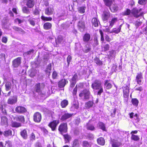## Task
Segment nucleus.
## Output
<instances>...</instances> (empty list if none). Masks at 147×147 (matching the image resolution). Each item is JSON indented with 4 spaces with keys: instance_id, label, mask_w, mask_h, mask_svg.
Listing matches in <instances>:
<instances>
[{
    "instance_id": "f257e3e1",
    "label": "nucleus",
    "mask_w": 147,
    "mask_h": 147,
    "mask_svg": "<svg viewBox=\"0 0 147 147\" xmlns=\"http://www.w3.org/2000/svg\"><path fill=\"white\" fill-rule=\"evenodd\" d=\"M91 87L94 89L99 90L97 93L98 95H100L103 92L102 86L100 80H95L92 84Z\"/></svg>"
},
{
    "instance_id": "f03ea898",
    "label": "nucleus",
    "mask_w": 147,
    "mask_h": 147,
    "mask_svg": "<svg viewBox=\"0 0 147 147\" xmlns=\"http://www.w3.org/2000/svg\"><path fill=\"white\" fill-rule=\"evenodd\" d=\"M105 5L108 7H109L110 9L112 12L117 11L118 9V7L116 4H113L110 7L112 2V0H104Z\"/></svg>"
},
{
    "instance_id": "7ed1b4c3",
    "label": "nucleus",
    "mask_w": 147,
    "mask_h": 147,
    "mask_svg": "<svg viewBox=\"0 0 147 147\" xmlns=\"http://www.w3.org/2000/svg\"><path fill=\"white\" fill-rule=\"evenodd\" d=\"M58 130L61 134L66 133L67 131V123H61L59 127Z\"/></svg>"
},
{
    "instance_id": "20e7f679",
    "label": "nucleus",
    "mask_w": 147,
    "mask_h": 147,
    "mask_svg": "<svg viewBox=\"0 0 147 147\" xmlns=\"http://www.w3.org/2000/svg\"><path fill=\"white\" fill-rule=\"evenodd\" d=\"M123 96L124 98V100L127 101L128 99L129 94V87L126 86L123 87Z\"/></svg>"
},
{
    "instance_id": "39448f33",
    "label": "nucleus",
    "mask_w": 147,
    "mask_h": 147,
    "mask_svg": "<svg viewBox=\"0 0 147 147\" xmlns=\"http://www.w3.org/2000/svg\"><path fill=\"white\" fill-rule=\"evenodd\" d=\"M90 94L88 90H84L79 94V96L81 98H84L85 99H88L89 97Z\"/></svg>"
},
{
    "instance_id": "423d86ee",
    "label": "nucleus",
    "mask_w": 147,
    "mask_h": 147,
    "mask_svg": "<svg viewBox=\"0 0 147 147\" xmlns=\"http://www.w3.org/2000/svg\"><path fill=\"white\" fill-rule=\"evenodd\" d=\"M136 80L138 84H141L143 83V78L142 73L140 72L137 73L136 77Z\"/></svg>"
},
{
    "instance_id": "0eeeda50",
    "label": "nucleus",
    "mask_w": 147,
    "mask_h": 147,
    "mask_svg": "<svg viewBox=\"0 0 147 147\" xmlns=\"http://www.w3.org/2000/svg\"><path fill=\"white\" fill-rule=\"evenodd\" d=\"M59 123V120H54L49 123V126L51 128L52 131H54L56 129V127Z\"/></svg>"
},
{
    "instance_id": "6e6552de",
    "label": "nucleus",
    "mask_w": 147,
    "mask_h": 147,
    "mask_svg": "<svg viewBox=\"0 0 147 147\" xmlns=\"http://www.w3.org/2000/svg\"><path fill=\"white\" fill-rule=\"evenodd\" d=\"M141 10V9H138L136 8H135L132 10L131 13L134 17L137 18L141 14L140 12Z\"/></svg>"
},
{
    "instance_id": "1a4fd4ad",
    "label": "nucleus",
    "mask_w": 147,
    "mask_h": 147,
    "mask_svg": "<svg viewBox=\"0 0 147 147\" xmlns=\"http://www.w3.org/2000/svg\"><path fill=\"white\" fill-rule=\"evenodd\" d=\"M33 119L36 122H40L41 119V115L39 112L35 113L33 116Z\"/></svg>"
},
{
    "instance_id": "9d476101",
    "label": "nucleus",
    "mask_w": 147,
    "mask_h": 147,
    "mask_svg": "<svg viewBox=\"0 0 147 147\" xmlns=\"http://www.w3.org/2000/svg\"><path fill=\"white\" fill-rule=\"evenodd\" d=\"M77 26L79 30L81 32H82L84 30L85 26V22H84L82 21H79Z\"/></svg>"
},
{
    "instance_id": "9b49d317",
    "label": "nucleus",
    "mask_w": 147,
    "mask_h": 147,
    "mask_svg": "<svg viewBox=\"0 0 147 147\" xmlns=\"http://www.w3.org/2000/svg\"><path fill=\"white\" fill-rule=\"evenodd\" d=\"M21 59V57H18L13 61L12 63L14 67H17L20 65Z\"/></svg>"
},
{
    "instance_id": "f8f14e48",
    "label": "nucleus",
    "mask_w": 147,
    "mask_h": 147,
    "mask_svg": "<svg viewBox=\"0 0 147 147\" xmlns=\"http://www.w3.org/2000/svg\"><path fill=\"white\" fill-rule=\"evenodd\" d=\"M26 3V5L28 7L32 8L35 4L34 0H24Z\"/></svg>"
},
{
    "instance_id": "ddd939ff",
    "label": "nucleus",
    "mask_w": 147,
    "mask_h": 147,
    "mask_svg": "<svg viewBox=\"0 0 147 147\" xmlns=\"http://www.w3.org/2000/svg\"><path fill=\"white\" fill-rule=\"evenodd\" d=\"M17 102V98L15 96L10 97L7 100V103L9 104L13 105Z\"/></svg>"
},
{
    "instance_id": "4468645a",
    "label": "nucleus",
    "mask_w": 147,
    "mask_h": 147,
    "mask_svg": "<svg viewBox=\"0 0 147 147\" xmlns=\"http://www.w3.org/2000/svg\"><path fill=\"white\" fill-rule=\"evenodd\" d=\"M78 78V76L76 74H75L70 81L71 87L73 88Z\"/></svg>"
},
{
    "instance_id": "2eb2a0df",
    "label": "nucleus",
    "mask_w": 147,
    "mask_h": 147,
    "mask_svg": "<svg viewBox=\"0 0 147 147\" xmlns=\"http://www.w3.org/2000/svg\"><path fill=\"white\" fill-rule=\"evenodd\" d=\"M15 111L19 113H23L26 111V109L24 107L22 106H18L15 109Z\"/></svg>"
},
{
    "instance_id": "dca6fc26",
    "label": "nucleus",
    "mask_w": 147,
    "mask_h": 147,
    "mask_svg": "<svg viewBox=\"0 0 147 147\" xmlns=\"http://www.w3.org/2000/svg\"><path fill=\"white\" fill-rule=\"evenodd\" d=\"M72 115V114L65 113L61 117V120L62 121H64L71 117Z\"/></svg>"
},
{
    "instance_id": "f3484780",
    "label": "nucleus",
    "mask_w": 147,
    "mask_h": 147,
    "mask_svg": "<svg viewBox=\"0 0 147 147\" xmlns=\"http://www.w3.org/2000/svg\"><path fill=\"white\" fill-rule=\"evenodd\" d=\"M54 11V9L53 7H49L45 9V13L48 15H50L53 14Z\"/></svg>"
},
{
    "instance_id": "a211bd4d",
    "label": "nucleus",
    "mask_w": 147,
    "mask_h": 147,
    "mask_svg": "<svg viewBox=\"0 0 147 147\" xmlns=\"http://www.w3.org/2000/svg\"><path fill=\"white\" fill-rule=\"evenodd\" d=\"M71 147H80V143L77 139L74 140L72 142Z\"/></svg>"
},
{
    "instance_id": "6ab92c4d",
    "label": "nucleus",
    "mask_w": 147,
    "mask_h": 147,
    "mask_svg": "<svg viewBox=\"0 0 147 147\" xmlns=\"http://www.w3.org/2000/svg\"><path fill=\"white\" fill-rule=\"evenodd\" d=\"M68 83V81L65 79H62L58 83V85L59 88L63 87Z\"/></svg>"
},
{
    "instance_id": "aec40b11",
    "label": "nucleus",
    "mask_w": 147,
    "mask_h": 147,
    "mask_svg": "<svg viewBox=\"0 0 147 147\" xmlns=\"http://www.w3.org/2000/svg\"><path fill=\"white\" fill-rule=\"evenodd\" d=\"M110 13L109 11H105L102 16V19L103 21L107 20L110 17Z\"/></svg>"
},
{
    "instance_id": "412c9836",
    "label": "nucleus",
    "mask_w": 147,
    "mask_h": 147,
    "mask_svg": "<svg viewBox=\"0 0 147 147\" xmlns=\"http://www.w3.org/2000/svg\"><path fill=\"white\" fill-rule=\"evenodd\" d=\"M1 123L3 125L8 126L7 119L5 116H2L1 118Z\"/></svg>"
},
{
    "instance_id": "4be33fe9",
    "label": "nucleus",
    "mask_w": 147,
    "mask_h": 147,
    "mask_svg": "<svg viewBox=\"0 0 147 147\" xmlns=\"http://www.w3.org/2000/svg\"><path fill=\"white\" fill-rule=\"evenodd\" d=\"M122 24L120 25L118 28H114L112 29V30L111 31L110 33H114L115 34H117L119 33L121 31V27L122 26Z\"/></svg>"
},
{
    "instance_id": "5701e85b",
    "label": "nucleus",
    "mask_w": 147,
    "mask_h": 147,
    "mask_svg": "<svg viewBox=\"0 0 147 147\" xmlns=\"http://www.w3.org/2000/svg\"><path fill=\"white\" fill-rule=\"evenodd\" d=\"M78 108V103L77 101H74L72 104L71 108V111H73L75 109H77Z\"/></svg>"
},
{
    "instance_id": "b1692460",
    "label": "nucleus",
    "mask_w": 147,
    "mask_h": 147,
    "mask_svg": "<svg viewBox=\"0 0 147 147\" xmlns=\"http://www.w3.org/2000/svg\"><path fill=\"white\" fill-rule=\"evenodd\" d=\"M14 119L17 121H19L22 123L25 121L24 117L22 115L17 116L15 117Z\"/></svg>"
},
{
    "instance_id": "393cba45",
    "label": "nucleus",
    "mask_w": 147,
    "mask_h": 147,
    "mask_svg": "<svg viewBox=\"0 0 147 147\" xmlns=\"http://www.w3.org/2000/svg\"><path fill=\"white\" fill-rule=\"evenodd\" d=\"M90 38L91 36L90 34L88 33L86 34L83 37V40L84 42H87L90 40Z\"/></svg>"
},
{
    "instance_id": "a878e982",
    "label": "nucleus",
    "mask_w": 147,
    "mask_h": 147,
    "mask_svg": "<svg viewBox=\"0 0 147 147\" xmlns=\"http://www.w3.org/2000/svg\"><path fill=\"white\" fill-rule=\"evenodd\" d=\"M13 28L14 30L19 33L24 34L25 33V31L23 29L18 27L14 26L13 27Z\"/></svg>"
},
{
    "instance_id": "bb28decb",
    "label": "nucleus",
    "mask_w": 147,
    "mask_h": 147,
    "mask_svg": "<svg viewBox=\"0 0 147 147\" xmlns=\"http://www.w3.org/2000/svg\"><path fill=\"white\" fill-rule=\"evenodd\" d=\"M28 21L30 24L32 26H35L36 21V19L32 18H30L28 20Z\"/></svg>"
},
{
    "instance_id": "cd10ccee",
    "label": "nucleus",
    "mask_w": 147,
    "mask_h": 147,
    "mask_svg": "<svg viewBox=\"0 0 147 147\" xmlns=\"http://www.w3.org/2000/svg\"><path fill=\"white\" fill-rule=\"evenodd\" d=\"M97 142L98 144L102 146L104 145L105 143L104 139L101 137L97 139Z\"/></svg>"
},
{
    "instance_id": "c85d7f7f",
    "label": "nucleus",
    "mask_w": 147,
    "mask_h": 147,
    "mask_svg": "<svg viewBox=\"0 0 147 147\" xmlns=\"http://www.w3.org/2000/svg\"><path fill=\"white\" fill-rule=\"evenodd\" d=\"M111 144L112 147H119L120 145L119 142L115 140L112 141Z\"/></svg>"
},
{
    "instance_id": "c756f323",
    "label": "nucleus",
    "mask_w": 147,
    "mask_h": 147,
    "mask_svg": "<svg viewBox=\"0 0 147 147\" xmlns=\"http://www.w3.org/2000/svg\"><path fill=\"white\" fill-rule=\"evenodd\" d=\"M117 19L116 18H113L112 19L111 21L109 22V27L112 28L114 24L117 21Z\"/></svg>"
},
{
    "instance_id": "7c9ffc66",
    "label": "nucleus",
    "mask_w": 147,
    "mask_h": 147,
    "mask_svg": "<svg viewBox=\"0 0 147 147\" xmlns=\"http://www.w3.org/2000/svg\"><path fill=\"white\" fill-rule=\"evenodd\" d=\"M104 84L106 88L107 89H110L112 86V85L108 80L105 81Z\"/></svg>"
},
{
    "instance_id": "2f4dec72",
    "label": "nucleus",
    "mask_w": 147,
    "mask_h": 147,
    "mask_svg": "<svg viewBox=\"0 0 147 147\" xmlns=\"http://www.w3.org/2000/svg\"><path fill=\"white\" fill-rule=\"evenodd\" d=\"M5 86L6 90L7 91H9L11 88L12 86L10 82H7L6 83Z\"/></svg>"
},
{
    "instance_id": "473e14b6",
    "label": "nucleus",
    "mask_w": 147,
    "mask_h": 147,
    "mask_svg": "<svg viewBox=\"0 0 147 147\" xmlns=\"http://www.w3.org/2000/svg\"><path fill=\"white\" fill-rule=\"evenodd\" d=\"M20 134L22 137L24 139H26L27 137V135L26 131L24 129L22 131L21 133Z\"/></svg>"
},
{
    "instance_id": "72a5a7b5",
    "label": "nucleus",
    "mask_w": 147,
    "mask_h": 147,
    "mask_svg": "<svg viewBox=\"0 0 147 147\" xmlns=\"http://www.w3.org/2000/svg\"><path fill=\"white\" fill-rule=\"evenodd\" d=\"M92 24L95 27H97L98 26L99 22L96 18H93L92 21Z\"/></svg>"
},
{
    "instance_id": "f704fd0d",
    "label": "nucleus",
    "mask_w": 147,
    "mask_h": 147,
    "mask_svg": "<svg viewBox=\"0 0 147 147\" xmlns=\"http://www.w3.org/2000/svg\"><path fill=\"white\" fill-rule=\"evenodd\" d=\"M68 101L66 100H64L61 101V105L62 108H65L68 105Z\"/></svg>"
},
{
    "instance_id": "c9c22d12",
    "label": "nucleus",
    "mask_w": 147,
    "mask_h": 147,
    "mask_svg": "<svg viewBox=\"0 0 147 147\" xmlns=\"http://www.w3.org/2000/svg\"><path fill=\"white\" fill-rule=\"evenodd\" d=\"M132 104L134 106L137 107L139 103L138 100L136 98H132L131 100Z\"/></svg>"
},
{
    "instance_id": "e433bc0d",
    "label": "nucleus",
    "mask_w": 147,
    "mask_h": 147,
    "mask_svg": "<svg viewBox=\"0 0 147 147\" xmlns=\"http://www.w3.org/2000/svg\"><path fill=\"white\" fill-rule=\"evenodd\" d=\"M0 111H1L2 114L3 115H6L7 113L5 109V107L2 105L0 106Z\"/></svg>"
},
{
    "instance_id": "4c0bfd02",
    "label": "nucleus",
    "mask_w": 147,
    "mask_h": 147,
    "mask_svg": "<svg viewBox=\"0 0 147 147\" xmlns=\"http://www.w3.org/2000/svg\"><path fill=\"white\" fill-rule=\"evenodd\" d=\"M52 26L51 24L49 22L45 23L43 26L45 30H49L51 28Z\"/></svg>"
},
{
    "instance_id": "58836bf2",
    "label": "nucleus",
    "mask_w": 147,
    "mask_h": 147,
    "mask_svg": "<svg viewBox=\"0 0 147 147\" xmlns=\"http://www.w3.org/2000/svg\"><path fill=\"white\" fill-rule=\"evenodd\" d=\"M86 8V7L84 6L79 7L78 8V11L80 13H83L85 12V10Z\"/></svg>"
},
{
    "instance_id": "ea45409f",
    "label": "nucleus",
    "mask_w": 147,
    "mask_h": 147,
    "mask_svg": "<svg viewBox=\"0 0 147 147\" xmlns=\"http://www.w3.org/2000/svg\"><path fill=\"white\" fill-rule=\"evenodd\" d=\"M94 62L99 65H102V61H100L98 57H96L94 59Z\"/></svg>"
},
{
    "instance_id": "a19ab883",
    "label": "nucleus",
    "mask_w": 147,
    "mask_h": 147,
    "mask_svg": "<svg viewBox=\"0 0 147 147\" xmlns=\"http://www.w3.org/2000/svg\"><path fill=\"white\" fill-rule=\"evenodd\" d=\"M98 126L103 131H106V129L105 124L102 122H100L98 123Z\"/></svg>"
},
{
    "instance_id": "79ce46f5",
    "label": "nucleus",
    "mask_w": 147,
    "mask_h": 147,
    "mask_svg": "<svg viewBox=\"0 0 147 147\" xmlns=\"http://www.w3.org/2000/svg\"><path fill=\"white\" fill-rule=\"evenodd\" d=\"M131 139L134 141H137L139 140L140 138L138 136L132 134L131 136Z\"/></svg>"
},
{
    "instance_id": "37998d69",
    "label": "nucleus",
    "mask_w": 147,
    "mask_h": 147,
    "mask_svg": "<svg viewBox=\"0 0 147 147\" xmlns=\"http://www.w3.org/2000/svg\"><path fill=\"white\" fill-rule=\"evenodd\" d=\"M11 126L13 127H18L21 126V124L16 122H14L12 123Z\"/></svg>"
},
{
    "instance_id": "c03bdc74",
    "label": "nucleus",
    "mask_w": 147,
    "mask_h": 147,
    "mask_svg": "<svg viewBox=\"0 0 147 147\" xmlns=\"http://www.w3.org/2000/svg\"><path fill=\"white\" fill-rule=\"evenodd\" d=\"M3 134L6 137L11 136V131L9 130L6 131L4 132Z\"/></svg>"
},
{
    "instance_id": "a18cd8bd",
    "label": "nucleus",
    "mask_w": 147,
    "mask_h": 147,
    "mask_svg": "<svg viewBox=\"0 0 147 147\" xmlns=\"http://www.w3.org/2000/svg\"><path fill=\"white\" fill-rule=\"evenodd\" d=\"M93 105V103L92 101H89L86 103L85 106L87 108H89L92 107Z\"/></svg>"
},
{
    "instance_id": "49530a36",
    "label": "nucleus",
    "mask_w": 147,
    "mask_h": 147,
    "mask_svg": "<svg viewBox=\"0 0 147 147\" xmlns=\"http://www.w3.org/2000/svg\"><path fill=\"white\" fill-rule=\"evenodd\" d=\"M87 128L88 129L92 131L95 129V128L93 125L89 124V123L87 124Z\"/></svg>"
},
{
    "instance_id": "de8ad7c7",
    "label": "nucleus",
    "mask_w": 147,
    "mask_h": 147,
    "mask_svg": "<svg viewBox=\"0 0 147 147\" xmlns=\"http://www.w3.org/2000/svg\"><path fill=\"white\" fill-rule=\"evenodd\" d=\"M41 19L44 21H51L52 20V18L51 17H47L43 16H41Z\"/></svg>"
},
{
    "instance_id": "09e8293b",
    "label": "nucleus",
    "mask_w": 147,
    "mask_h": 147,
    "mask_svg": "<svg viewBox=\"0 0 147 147\" xmlns=\"http://www.w3.org/2000/svg\"><path fill=\"white\" fill-rule=\"evenodd\" d=\"M51 69V64L49 63L47 66V67L45 70L46 73H50Z\"/></svg>"
},
{
    "instance_id": "8fccbe9b",
    "label": "nucleus",
    "mask_w": 147,
    "mask_h": 147,
    "mask_svg": "<svg viewBox=\"0 0 147 147\" xmlns=\"http://www.w3.org/2000/svg\"><path fill=\"white\" fill-rule=\"evenodd\" d=\"M82 145L83 147H91V145L87 141H84L82 142Z\"/></svg>"
},
{
    "instance_id": "3c124183",
    "label": "nucleus",
    "mask_w": 147,
    "mask_h": 147,
    "mask_svg": "<svg viewBox=\"0 0 147 147\" xmlns=\"http://www.w3.org/2000/svg\"><path fill=\"white\" fill-rule=\"evenodd\" d=\"M40 86V84H38L36 85L35 86V89L36 92L39 93L41 92Z\"/></svg>"
},
{
    "instance_id": "603ef678",
    "label": "nucleus",
    "mask_w": 147,
    "mask_h": 147,
    "mask_svg": "<svg viewBox=\"0 0 147 147\" xmlns=\"http://www.w3.org/2000/svg\"><path fill=\"white\" fill-rule=\"evenodd\" d=\"M5 143V146L4 147H12V143L10 141H6Z\"/></svg>"
},
{
    "instance_id": "864d4df0",
    "label": "nucleus",
    "mask_w": 147,
    "mask_h": 147,
    "mask_svg": "<svg viewBox=\"0 0 147 147\" xmlns=\"http://www.w3.org/2000/svg\"><path fill=\"white\" fill-rule=\"evenodd\" d=\"M23 12L25 13H28L30 12L29 9L26 7H24L22 8Z\"/></svg>"
},
{
    "instance_id": "5fc2aeb1",
    "label": "nucleus",
    "mask_w": 147,
    "mask_h": 147,
    "mask_svg": "<svg viewBox=\"0 0 147 147\" xmlns=\"http://www.w3.org/2000/svg\"><path fill=\"white\" fill-rule=\"evenodd\" d=\"M57 41L59 43L63 42V37L61 36H58L57 38Z\"/></svg>"
},
{
    "instance_id": "6e6d98bb",
    "label": "nucleus",
    "mask_w": 147,
    "mask_h": 147,
    "mask_svg": "<svg viewBox=\"0 0 147 147\" xmlns=\"http://www.w3.org/2000/svg\"><path fill=\"white\" fill-rule=\"evenodd\" d=\"M34 50L33 49L31 50L26 52L24 54V55H30L33 53Z\"/></svg>"
},
{
    "instance_id": "4d7b16f0",
    "label": "nucleus",
    "mask_w": 147,
    "mask_h": 147,
    "mask_svg": "<svg viewBox=\"0 0 147 147\" xmlns=\"http://www.w3.org/2000/svg\"><path fill=\"white\" fill-rule=\"evenodd\" d=\"M91 49V48L90 47H87V45L86 46L84 49V51L86 53H88L90 51Z\"/></svg>"
},
{
    "instance_id": "13d9d810",
    "label": "nucleus",
    "mask_w": 147,
    "mask_h": 147,
    "mask_svg": "<svg viewBox=\"0 0 147 147\" xmlns=\"http://www.w3.org/2000/svg\"><path fill=\"white\" fill-rule=\"evenodd\" d=\"M8 21V19L7 18H4L2 20V23L3 25L7 24Z\"/></svg>"
},
{
    "instance_id": "bf43d9fd",
    "label": "nucleus",
    "mask_w": 147,
    "mask_h": 147,
    "mask_svg": "<svg viewBox=\"0 0 147 147\" xmlns=\"http://www.w3.org/2000/svg\"><path fill=\"white\" fill-rule=\"evenodd\" d=\"M131 13V11L129 9H127L126 11L123 12V15H129Z\"/></svg>"
},
{
    "instance_id": "052dcab7",
    "label": "nucleus",
    "mask_w": 147,
    "mask_h": 147,
    "mask_svg": "<svg viewBox=\"0 0 147 147\" xmlns=\"http://www.w3.org/2000/svg\"><path fill=\"white\" fill-rule=\"evenodd\" d=\"M147 1V0H139L138 3L140 4L144 5L146 3Z\"/></svg>"
},
{
    "instance_id": "680f3d73",
    "label": "nucleus",
    "mask_w": 147,
    "mask_h": 147,
    "mask_svg": "<svg viewBox=\"0 0 147 147\" xmlns=\"http://www.w3.org/2000/svg\"><path fill=\"white\" fill-rule=\"evenodd\" d=\"M64 137L65 139L69 141L70 140V137L67 134H66L64 135Z\"/></svg>"
},
{
    "instance_id": "e2e57ef3",
    "label": "nucleus",
    "mask_w": 147,
    "mask_h": 147,
    "mask_svg": "<svg viewBox=\"0 0 147 147\" xmlns=\"http://www.w3.org/2000/svg\"><path fill=\"white\" fill-rule=\"evenodd\" d=\"M35 135L33 133H32L30 137V140H33L35 139Z\"/></svg>"
},
{
    "instance_id": "0e129e2a",
    "label": "nucleus",
    "mask_w": 147,
    "mask_h": 147,
    "mask_svg": "<svg viewBox=\"0 0 147 147\" xmlns=\"http://www.w3.org/2000/svg\"><path fill=\"white\" fill-rule=\"evenodd\" d=\"M57 76V73L56 71H54L52 74V78L53 79L56 78Z\"/></svg>"
},
{
    "instance_id": "69168bd1",
    "label": "nucleus",
    "mask_w": 147,
    "mask_h": 147,
    "mask_svg": "<svg viewBox=\"0 0 147 147\" xmlns=\"http://www.w3.org/2000/svg\"><path fill=\"white\" fill-rule=\"evenodd\" d=\"M71 57L70 55H68L67 58V64L68 66L69 65V64L71 62Z\"/></svg>"
},
{
    "instance_id": "338daca9",
    "label": "nucleus",
    "mask_w": 147,
    "mask_h": 147,
    "mask_svg": "<svg viewBox=\"0 0 147 147\" xmlns=\"http://www.w3.org/2000/svg\"><path fill=\"white\" fill-rule=\"evenodd\" d=\"M115 51L114 50H112L110 51V56L112 57H114L115 56Z\"/></svg>"
},
{
    "instance_id": "774afa93",
    "label": "nucleus",
    "mask_w": 147,
    "mask_h": 147,
    "mask_svg": "<svg viewBox=\"0 0 147 147\" xmlns=\"http://www.w3.org/2000/svg\"><path fill=\"white\" fill-rule=\"evenodd\" d=\"M109 46L108 44L106 45L104 47V51H106L109 50Z\"/></svg>"
}]
</instances>
